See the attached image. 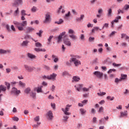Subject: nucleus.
Listing matches in <instances>:
<instances>
[{
	"mask_svg": "<svg viewBox=\"0 0 129 129\" xmlns=\"http://www.w3.org/2000/svg\"><path fill=\"white\" fill-rule=\"evenodd\" d=\"M37 124H34V125H33V126L34 127H35V128H37L38 127L39 125H40L41 124V122H38L37 123Z\"/></svg>",
	"mask_w": 129,
	"mask_h": 129,
	"instance_id": "46",
	"label": "nucleus"
},
{
	"mask_svg": "<svg viewBox=\"0 0 129 129\" xmlns=\"http://www.w3.org/2000/svg\"><path fill=\"white\" fill-rule=\"evenodd\" d=\"M35 46L37 47H42V44L40 43L39 42H36V43H35Z\"/></svg>",
	"mask_w": 129,
	"mask_h": 129,
	"instance_id": "35",
	"label": "nucleus"
},
{
	"mask_svg": "<svg viewBox=\"0 0 129 129\" xmlns=\"http://www.w3.org/2000/svg\"><path fill=\"white\" fill-rule=\"evenodd\" d=\"M42 78L44 80H46L47 79L48 80H49V75H44L42 76Z\"/></svg>",
	"mask_w": 129,
	"mask_h": 129,
	"instance_id": "50",
	"label": "nucleus"
},
{
	"mask_svg": "<svg viewBox=\"0 0 129 129\" xmlns=\"http://www.w3.org/2000/svg\"><path fill=\"white\" fill-rule=\"evenodd\" d=\"M120 115L119 116V118L123 117L124 116H125L127 114V111H124V112H121L120 113Z\"/></svg>",
	"mask_w": 129,
	"mask_h": 129,
	"instance_id": "20",
	"label": "nucleus"
},
{
	"mask_svg": "<svg viewBox=\"0 0 129 129\" xmlns=\"http://www.w3.org/2000/svg\"><path fill=\"white\" fill-rule=\"evenodd\" d=\"M19 86L22 88H25L26 87L25 83L21 81L19 82Z\"/></svg>",
	"mask_w": 129,
	"mask_h": 129,
	"instance_id": "18",
	"label": "nucleus"
},
{
	"mask_svg": "<svg viewBox=\"0 0 129 129\" xmlns=\"http://www.w3.org/2000/svg\"><path fill=\"white\" fill-rule=\"evenodd\" d=\"M129 94V90H127V89H126L125 90V92H123V94L124 95H127Z\"/></svg>",
	"mask_w": 129,
	"mask_h": 129,
	"instance_id": "56",
	"label": "nucleus"
},
{
	"mask_svg": "<svg viewBox=\"0 0 129 129\" xmlns=\"http://www.w3.org/2000/svg\"><path fill=\"white\" fill-rule=\"evenodd\" d=\"M103 12V9H100L98 11V14L101 15V14H102Z\"/></svg>",
	"mask_w": 129,
	"mask_h": 129,
	"instance_id": "57",
	"label": "nucleus"
},
{
	"mask_svg": "<svg viewBox=\"0 0 129 129\" xmlns=\"http://www.w3.org/2000/svg\"><path fill=\"white\" fill-rule=\"evenodd\" d=\"M95 40V38L94 37H89V41L90 42H94Z\"/></svg>",
	"mask_w": 129,
	"mask_h": 129,
	"instance_id": "43",
	"label": "nucleus"
},
{
	"mask_svg": "<svg viewBox=\"0 0 129 129\" xmlns=\"http://www.w3.org/2000/svg\"><path fill=\"white\" fill-rule=\"evenodd\" d=\"M11 53V50L10 49L5 50L4 49H0V54H6Z\"/></svg>",
	"mask_w": 129,
	"mask_h": 129,
	"instance_id": "10",
	"label": "nucleus"
},
{
	"mask_svg": "<svg viewBox=\"0 0 129 129\" xmlns=\"http://www.w3.org/2000/svg\"><path fill=\"white\" fill-rule=\"evenodd\" d=\"M115 71H116V69H109L107 73L108 74H110V73H112V72H115Z\"/></svg>",
	"mask_w": 129,
	"mask_h": 129,
	"instance_id": "42",
	"label": "nucleus"
},
{
	"mask_svg": "<svg viewBox=\"0 0 129 129\" xmlns=\"http://www.w3.org/2000/svg\"><path fill=\"white\" fill-rule=\"evenodd\" d=\"M23 4V0H14V2L12 4L13 6L16 7L19 5H22Z\"/></svg>",
	"mask_w": 129,
	"mask_h": 129,
	"instance_id": "5",
	"label": "nucleus"
},
{
	"mask_svg": "<svg viewBox=\"0 0 129 129\" xmlns=\"http://www.w3.org/2000/svg\"><path fill=\"white\" fill-rule=\"evenodd\" d=\"M127 44L126 42H122L121 43V46L123 47H126L127 46Z\"/></svg>",
	"mask_w": 129,
	"mask_h": 129,
	"instance_id": "53",
	"label": "nucleus"
},
{
	"mask_svg": "<svg viewBox=\"0 0 129 129\" xmlns=\"http://www.w3.org/2000/svg\"><path fill=\"white\" fill-rule=\"evenodd\" d=\"M13 120L15 121H18L19 119V118H18V117H13Z\"/></svg>",
	"mask_w": 129,
	"mask_h": 129,
	"instance_id": "60",
	"label": "nucleus"
},
{
	"mask_svg": "<svg viewBox=\"0 0 129 129\" xmlns=\"http://www.w3.org/2000/svg\"><path fill=\"white\" fill-rule=\"evenodd\" d=\"M24 68H25L26 71H28V72H32L33 71H34L35 69V67H31L29 66L27 64L24 65Z\"/></svg>",
	"mask_w": 129,
	"mask_h": 129,
	"instance_id": "8",
	"label": "nucleus"
},
{
	"mask_svg": "<svg viewBox=\"0 0 129 129\" xmlns=\"http://www.w3.org/2000/svg\"><path fill=\"white\" fill-rule=\"evenodd\" d=\"M80 80V78L78 76H74L73 77V82H79Z\"/></svg>",
	"mask_w": 129,
	"mask_h": 129,
	"instance_id": "25",
	"label": "nucleus"
},
{
	"mask_svg": "<svg viewBox=\"0 0 129 129\" xmlns=\"http://www.w3.org/2000/svg\"><path fill=\"white\" fill-rule=\"evenodd\" d=\"M55 86H54V85H52L51 88V90L52 92H54V91L55 90Z\"/></svg>",
	"mask_w": 129,
	"mask_h": 129,
	"instance_id": "64",
	"label": "nucleus"
},
{
	"mask_svg": "<svg viewBox=\"0 0 129 129\" xmlns=\"http://www.w3.org/2000/svg\"><path fill=\"white\" fill-rule=\"evenodd\" d=\"M52 59H53V61L54 62H57L59 60L58 57L54 54H52Z\"/></svg>",
	"mask_w": 129,
	"mask_h": 129,
	"instance_id": "24",
	"label": "nucleus"
},
{
	"mask_svg": "<svg viewBox=\"0 0 129 129\" xmlns=\"http://www.w3.org/2000/svg\"><path fill=\"white\" fill-rule=\"evenodd\" d=\"M78 55H75L74 54H71V58H70V61L66 62V64L68 66H71L72 63H74L75 66L78 67L81 64V62L80 60L78 59Z\"/></svg>",
	"mask_w": 129,
	"mask_h": 129,
	"instance_id": "1",
	"label": "nucleus"
},
{
	"mask_svg": "<svg viewBox=\"0 0 129 129\" xmlns=\"http://www.w3.org/2000/svg\"><path fill=\"white\" fill-rule=\"evenodd\" d=\"M106 93L105 92H100V93H97V95L99 96H102L103 95H105Z\"/></svg>",
	"mask_w": 129,
	"mask_h": 129,
	"instance_id": "39",
	"label": "nucleus"
},
{
	"mask_svg": "<svg viewBox=\"0 0 129 129\" xmlns=\"http://www.w3.org/2000/svg\"><path fill=\"white\" fill-rule=\"evenodd\" d=\"M121 17L120 16H117L115 19L113 20L112 21L111 23V27H113V24L114 23H117L118 22V20L121 19Z\"/></svg>",
	"mask_w": 129,
	"mask_h": 129,
	"instance_id": "12",
	"label": "nucleus"
},
{
	"mask_svg": "<svg viewBox=\"0 0 129 129\" xmlns=\"http://www.w3.org/2000/svg\"><path fill=\"white\" fill-rule=\"evenodd\" d=\"M106 98L108 100H110V101H112L114 99V97H112V98H111V97H110V96H107Z\"/></svg>",
	"mask_w": 129,
	"mask_h": 129,
	"instance_id": "51",
	"label": "nucleus"
},
{
	"mask_svg": "<svg viewBox=\"0 0 129 129\" xmlns=\"http://www.w3.org/2000/svg\"><path fill=\"white\" fill-rule=\"evenodd\" d=\"M108 13H107V16L108 17H110L112 16V9L111 8H109L108 11Z\"/></svg>",
	"mask_w": 129,
	"mask_h": 129,
	"instance_id": "26",
	"label": "nucleus"
},
{
	"mask_svg": "<svg viewBox=\"0 0 129 129\" xmlns=\"http://www.w3.org/2000/svg\"><path fill=\"white\" fill-rule=\"evenodd\" d=\"M19 14V8H17V10L15 11L14 16L17 17L18 16Z\"/></svg>",
	"mask_w": 129,
	"mask_h": 129,
	"instance_id": "38",
	"label": "nucleus"
},
{
	"mask_svg": "<svg viewBox=\"0 0 129 129\" xmlns=\"http://www.w3.org/2000/svg\"><path fill=\"white\" fill-rule=\"evenodd\" d=\"M72 107V105H67L66 107V109H64V108H61V111L63 112V113L66 115H70L71 114V113H70L68 112L70 110V107Z\"/></svg>",
	"mask_w": 129,
	"mask_h": 129,
	"instance_id": "3",
	"label": "nucleus"
},
{
	"mask_svg": "<svg viewBox=\"0 0 129 129\" xmlns=\"http://www.w3.org/2000/svg\"><path fill=\"white\" fill-rule=\"evenodd\" d=\"M68 75V73L67 71L62 72V76H66Z\"/></svg>",
	"mask_w": 129,
	"mask_h": 129,
	"instance_id": "63",
	"label": "nucleus"
},
{
	"mask_svg": "<svg viewBox=\"0 0 129 129\" xmlns=\"http://www.w3.org/2000/svg\"><path fill=\"white\" fill-rule=\"evenodd\" d=\"M7 90V88L6 87H5L3 85H1L0 86V93H1L2 91L3 92H6Z\"/></svg>",
	"mask_w": 129,
	"mask_h": 129,
	"instance_id": "22",
	"label": "nucleus"
},
{
	"mask_svg": "<svg viewBox=\"0 0 129 129\" xmlns=\"http://www.w3.org/2000/svg\"><path fill=\"white\" fill-rule=\"evenodd\" d=\"M69 118V116H63V121H67L68 119Z\"/></svg>",
	"mask_w": 129,
	"mask_h": 129,
	"instance_id": "58",
	"label": "nucleus"
},
{
	"mask_svg": "<svg viewBox=\"0 0 129 129\" xmlns=\"http://www.w3.org/2000/svg\"><path fill=\"white\" fill-rule=\"evenodd\" d=\"M69 37L73 40H76L77 39V36L74 34L70 35Z\"/></svg>",
	"mask_w": 129,
	"mask_h": 129,
	"instance_id": "29",
	"label": "nucleus"
},
{
	"mask_svg": "<svg viewBox=\"0 0 129 129\" xmlns=\"http://www.w3.org/2000/svg\"><path fill=\"white\" fill-rule=\"evenodd\" d=\"M5 84L7 87L8 89L9 90L10 89V84L7 82H5Z\"/></svg>",
	"mask_w": 129,
	"mask_h": 129,
	"instance_id": "54",
	"label": "nucleus"
},
{
	"mask_svg": "<svg viewBox=\"0 0 129 129\" xmlns=\"http://www.w3.org/2000/svg\"><path fill=\"white\" fill-rule=\"evenodd\" d=\"M51 107L53 109H55V103H51Z\"/></svg>",
	"mask_w": 129,
	"mask_h": 129,
	"instance_id": "61",
	"label": "nucleus"
},
{
	"mask_svg": "<svg viewBox=\"0 0 129 129\" xmlns=\"http://www.w3.org/2000/svg\"><path fill=\"white\" fill-rule=\"evenodd\" d=\"M63 23V20L61 19L58 20V21L54 22V23L57 24V25H61Z\"/></svg>",
	"mask_w": 129,
	"mask_h": 129,
	"instance_id": "31",
	"label": "nucleus"
},
{
	"mask_svg": "<svg viewBox=\"0 0 129 129\" xmlns=\"http://www.w3.org/2000/svg\"><path fill=\"white\" fill-rule=\"evenodd\" d=\"M57 74L55 73H52V74L49 75V80L54 81L56 80V77Z\"/></svg>",
	"mask_w": 129,
	"mask_h": 129,
	"instance_id": "14",
	"label": "nucleus"
},
{
	"mask_svg": "<svg viewBox=\"0 0 129 129\" xmlns=\"http://www.w3.org/2000/svg\"><path fill=\"white\" fill-rule=\"evenodd\" d=\"M13 23L16 27L18 28L19 31H23L24 30V27L27 26V21H23V23H20L17 21H14Z\"/></svg>",
	"mask_w": 129,
	"mask_h": 129,
	"instance_id": "2",
	"label": "nucleus"
},
{
	"mask_svg": "<svg viewBox=\"0 0 129 129\" xmlns=\"http://www.w3.org/2000/svg\"><path fill=\"white\" fill-rule=\"evenodd\" d=\"M29 42L27 40L26 41H24L22 44H21V45L23 47H27L28 45V44H29Z\"/></svg>",
	"mask_w": 129,
	"mask_h": 129,
	"instance_id": "23",
	"label": "nucleus"
},
{
	"mask_svg": "<svg viewBox=\"0 0 129 129\" xmlns=\"http://www.w3.org/2000/svg\"><path fill=\"white\" fill-rule=\"evenodd\" d=\"M121 81V79H118L117 78H115V80H114V82L116 84H118V83H119Z\"/></svg>",
	"mask_w": 129,
	"mask_h": 129,
	"instance_id": "41",
	"label": "nucleus"
},
{
	"mask_svg": "<svg viewBox=\"0 0 129 129\" xmlns=\"http://www.w3.org/2000/svg\"><path fill=\"white\" fill-rule=\"evenodd\" d=\"M42 87L43 86H39L37 88H35L34 90V91H37L38 93H43V91L42 90Z\"/></svg>",
	"mask_w": 129,
	"mask_h": 129,
	"instance_id": "15",
	"label": "nucleus"
},
{
	"mask_svg": "<svg viewBox=\"0 0 129 129\" xmlns=\"http://www.w3.org/2000/svg\"><path fill=\"white\" fill-rule=\"evenodd\" d=\"M51 14L50 13H47L45 15V20L44 21V24H49L51 22Z\"/></svg>",
	"mask_w": 129,
	"mask_h": 129,
	"instance_id": "4",
	"label": "nucleus"
},
{
	"mask_svg": "<svg viewBox=\"0 0 129 129\" xmlns=\"http://www.w3.org/2000/svg\"><path fill=\"white\" fill-rule=\"evenodd\" d=\"M83 87V84H79V86H75V88H76V89L79 92H80V90Z\"/></svg>",
	"mask_w": 129,
	"mask_h": 129,
	"instance_id": "19",
	"label": "nucleus"
},
{
	"mask_svg": "<svg viewBox=\"0 0 129 129\" xmlns=\"http://www.w3.org/2000/svg\"><path fill=\"white\" fill-rule=\"evenodd\" d=\"M43 33V31L41 30H40V31H39V32H37V33H36V34L37 35H38L40 37H41V36H42V34Z\"/></svg>",
	"mask_w": 129,
	"mask_h": 129,
	"instance_id": "47",
	"label": "nucleus"
},
{
	"mask_svg": "<svg viewBox=\"0 0 129 129\" xmlns=\"http://www.w3.org/2000/svg\"><path fill=\"white\" fill-rule=\"evenodd\" d=\"M103 110H104L103 107H100L98 112H103Z\"/></svg>",
	"mask_w": 129,
	"mask_h": 129,
	"instance_id": "59",
	"label": "nucleus"
},
{
	"mask_svg": "<svg viewBox=\"0 0 129 129\" xmlns=\"http://www.w3.org/2000/svg\"><path fill=\"white\" fill-rule=\"evenodd\" d=\"M109 26V24L108 23H104L102 28V29H104V28H107Z\"/></svg>",
	"mask_w": 129,
	"mask_h": 129,
	"instance_id": "44",
	"label": "nucleus"
},
{
	"mask_svg": "<svg viewBox=\"0 0 129 129\" xmlns=\"http://www.w3.org/2000/svg\"><path fill=\"white\" fill-rule=\"evenodd\" d=\"M98 30L101 31V29H100L99 27L95 26L93 27V29H92V33H94L95 31H98Z\"/></svg>",
	"mask_w": 129,
	"mask_h": 129,
	"instance_id": "21",
	"label": "nucleus"
},
{
	"mask_svg": "<svg viewBox=\"0 0 129 129\" xmlns=\"http://www.w3.org/2000/svg\"><path fill=\"white\" fill-rule=\"evenodd\" d=\"M93 74L98 79H102L103 77V73L100 71H95Z\"/></svg>",
	"mask_w": 129,
	"mask_h": 129,
	"instance_id": "6",
	"label": "nucleus"
},
{
	"mask_svg": "<svg viewBox=\"0 0 129 129\" xmlns=\"http://www.w3.org/2000/svg\"><path fill=\"white\" fill-rule=\"evenodd\" d=\"M30 96L34 99H35L36 98V93H34V92H31L30 94Z\"/></svg>",
	"mask_w": 129,
	"mask_h": 129,
	"instance_id": "30",
	"label": "nucleus"
},
{
	"mask_svg": "<svg viewBox=\"0 0 129 129\" xmlns=\"http://www.w3.org/2000/svg\"><path fill=\"white\" fill-rule=\"evenodd\" d=\"M124 9L125 11H127V10L129 9V5H125L124 6Z\"/></svg>",
	"mask_w": 129,
	"mask_h": 129,
	"instance_id": "55",
	"label": "nucleus"
},
{
	"mask_svg": "<svg viewBox=\"0 0 129 129\" xmlns=\"http://www.w3.org/2000/svg\"><path fill=\"white\" fill-rule=\"evenodd\" d=\"M31 90V89L30 88H27L25 89L24 92L26 94H29Z\"/></svg>",
	"mask_w": 129,
	"mask_h": 129,
	"instance_id": "32",
	"label": "nucleus"
},
{
	"mask_svg": "<svg viewBox=\"0 0 129 129\" xmlns=\"http://www.w3.org/2000/svg\"><path fill=\"white\" fill-rule=\"evenodd\" d=\"M27 56H28V57L30 59H35L36 58V56L35 55L33 54L32 53H28Z\"/></svg>",
	"mask_w": 129,
	"mask_h": 129,
	"instance_id": "17",
	"label": "nucleus"
},
{
	"mask_svg": "<svg viewBox=\"0 0 129 129\" xmlns=\"http://www.w3.org/2000/svg\"><path fill=\"white\" fill-rule=\"evenodd\" d=\"M127 78V75L126 74H121V78L120 79L121 80H125Z\"/></svg>",
	"mask_w": 129,
	"mask_h": 129,
	"instance_id": "33",
	"label": "nucleus"
},
{
	"mask_svg": "<svg viewBox=\"0 0 129 129\" xmlns=\"http://www.w3.org/2000/svg\"><path fill=\"white\" fill-rule=\"evenodd\" d=\"M46 116L49 120H52L53 117L52 112L51 111H48L46 114Z\"/></svg>",
	"mask_w": 129,
	"mask_h": 129,
	"instance_id": "11",
	"label": "nucleus"
},
{
	"mask_svg": "<svg viewBox=\"0 0 129 129\" xmlns=\"http://www.w3.org/2000/svg\"><path fill=\"white\" fill-rule=\"evenodd\" d=\"M63 43L66 44V45L68 46H71L72 43L69 39H63Z\"/></svg>",
	"mask_w": 129,
	"mask_h": 129,
	"instance_id": "13",
	"label": "nucleus"
},
{
	"mask_svg": "<svg viewBox=\"0 0 129 129\" xmlns=\"http://www.w3.org/2000/svg\"><path fill=\"white\" fill-rule=\"evenodd\" d=\"M116 31H112L109 35H108V37L109 38L112 37L113 36H114L115 35V34H116Z\"/></svg>",
	"mask_w": 129,
	"mask_h": 129,
	"instance_id": "36",
	"label": "nucleus"
},
{
	"mask_svg": "<svg viewBox=\"0 0 129 129\" xmlns=\"http://www.w3.org/2000/svg\"><path fill=\"white\" fill-rule=\"evenodd\" d=\"M35 30V29L32 27H27L26 28V33L27 34H29L32 32H33V31Z\"/></svg>",
	"mask_w": 129,
	"mask_h": 129,
	"instance_id": "16",
	"label": "nucleus"
},
{
	"mask_svg": "<svg viewBox=\"0 0 129 129\" xmlns=\"http://www.w3.org/2000/svg\"><path fill=\"white\" fill-rule=\"evenodd\" d=\"M6 28L8 30V32H10L11 31V29L10 28V26L9 24H7V26H6Z\"/></svg>",
	"mask_w": 129,
	"mask_h": 129,
	"instance_id": "62",
	"label": "nucleus"
},
{
	"mask_svg": "<svg viewBox=\"0 0 129 129\" xmlns=\"http://www.w3.org/2000/svg\"><path fill=\"white\" fill-rule=\"evenodd\" d=\"M69 34H73L75 33V31L73 29H70L69 30V32H68Z\"/></svg>",
	"mask_w": 129,
	"mask_h": 129,
	"instance_id": "48",
	"label": "nucleus"
},
{
	"mask_svg": "<svg viewBox=\"0 0 129 129\" xmlns=\"http://www.w3.org/2000/svg\"><path fill=\"white\" fill-rule=\"evenodd\" d=\"M37 11V7L34 6L32 9H31V11L33 13L36 12Z\"/></svg>",
	"mask_w": 129,
	"mask_h": 129,
	"instance_id": "52",
	"label": "nucleus"
},
{
	"mask_svg": "<svg viewBox=\"0 0 129 129\" xmlns=\"http://www.w3.org/2000/svg\"><path fill=\"white\" fill-rule=\"evenodd\" d=\"M112 66L114 67H118L121 66V63H116L115 62H113L112 63Z\"/></svg>",
	"mask_w": 129,
	"mask_h": 129,
	"instance_id": "37",
	"label": "nucleus"
},
{
	"mask_svg": "<svg viewBox=\"0 0 129 129\" xmlns=\"http://www.w3.org/2000/svg\"><path fill=\"white\" fill-rule=\"evenodd\" d=\"M21 15H22V16H25L27 15L26 13V11L25 10H23L21 11Z\"/></svg>",
	"mask_w": 129,
	"mask_h": 129,
	"instance_id": "45",
	"label": "nucleus"
},
{
	"mask_svg": "<svg viewBox=\"0 0 129 129\" xmlns=\"http://www.w3.org/2000/svg\"><path fill=\"white\" fill-rule=\"evenodd\" d=\"M53 36L52 35H51L50 36V37H49V38H48V42H47V44L48 45L50 44L51 41V40L53 38Z\"/></svg>",
	"mask_w": 129,
	"mask_h": 129,
	"instance_id": "40",
	"label": "nucleus"
},
{
	"mask_svg": "<svg viewBox=\"0 0 129 129\" xmlns=\"http://www.w3.org/2000/svg\"><path fill=\"white\" fill-rule=\"evenodd\" d=\"M80 111H81V114H82V115H84L86 114V110H85V109H83V108H82L80 110Z\"/></svg>",
	"mask_w": 129,
	"mask_h": 129,
	"instance_id": "34",
	"label": "nucleus"
},
{
	"mask_svg": "<svg viewBox=\"0 0 129 129\" xmlns=\"http://www.w3.org/2000/svg\"><path fill=\"white\" fill-rule=\"evenodd\" d=\"M34 120L36 122H39V120H40V117H39V116H37L36 117H35L34 118Z\"/></svg>",
	"mask_w": 129,
	"mask_h": 129,
	"instance_id": "49",
	"label": "nucleus"
},
{
	"mask_svg": "<svg viewBox=\"0 0 129 129\" xmlns=\"http://www.w3.org/2000/svg\"><path fill=\"white\" fill-rule=\"evenodd\" d=\"M20 93L21 91L20 90H18L17 88H13L12 91V94L16 96H18Z\"/></svg>",
	"mask_w": 129,
	"mask_h": 129,
	"instance_id": "7",
	"label": "nucleus"
},
{
	"mask_svg": "<svg viewBox=\"0 0 129 129\" xmlns=\"http://www.w3.org/2000/svg\"><path fill=\"white\" fill-rule=\"evenodd\" d=\"M25 39H32L35 42H37V40H35L33 39V38L30 35H26L25 37Z\"/></svg>",
	"mask_w": 129,
	"mask_h": 129,
	"instance_id": "27",
	"label": "nucleus"
},
{
	"mask_svg": "<svg viewBox=\"0 0 129 129\" xmlns=\"http://www.w3.org/2000/svg\"><path fill=\"white\" fill-rule=\"evenodd\" d=\"M66 33V32H62L59 35H58V37H57V43H60L62 42V36H63Z\"/></svg>",
	"mask_w": 129,
	"mask_h": 129,
	"instance_id": "9",
	"label": "nucleus"
},
{
	"mask_svg": "<svg viewBox=\"0 0 129 129\" xmlns=\"http://www.w3.org/2000/svg\"><path fill=\"white\" fill-rule=\"evenodd\" d=\"M34 50L36 52H40V51L45 52L46 51V49H42V48H35L34 49Z\"/></svg>",
	"mask_w": 129,
	"mask_h": 129,
	"instance_id": "28",
	"label": "nucleus"
}]
</instances>
